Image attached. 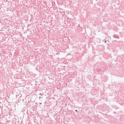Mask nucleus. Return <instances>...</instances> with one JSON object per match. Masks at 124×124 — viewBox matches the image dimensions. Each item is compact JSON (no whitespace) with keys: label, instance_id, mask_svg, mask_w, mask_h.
<instances>
[{"label":"nucleus","instance_id":"f257e3e1","mask_svg":"<svg viewBox=\"0 0 124 124\" xmlns=\"http://www.w3.org/2000/svg\"><path fill=\"white\" fill-rule=\"evenodd\" d=\"M105 43H106V41H105Z\"/></svg>","mask_w":124,"mask_h":124},{"label":"nucleus","instance_id":"f03ea898","mask_svg":"<svg viewBox=\"0 0 124 124\" xmlns=\"http://www.w3.org/2000/svg\"><path fill=\"white\" fill-rule=\"evenodd\" d=\"M76 112H77V110H76Z\"/></svg>","mask_w":124,"mask_h":124}]
</instances>
